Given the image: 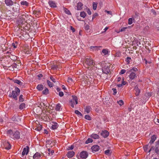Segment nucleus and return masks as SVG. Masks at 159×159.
Returning a JSON list of instances; mask_svg holds the SVG:
<instances>
[{
  "mask_svg": "<svg viewBox=\"0 0 159 159\" xmlns=\"http://www.w3.org/2000/svg\"><path fill=\"white\" fill-rule=\"evenodd\" d=\"M95 65L94 61L91 58H85L84 63V65L85 68L89 69L90 67H92Z\"/></svg>",
  "mask_w": 159,
  "mask_h": 159,
  "instance_id": "f257e3e1",
  "label": "nucleus"
},
{
  "mask_svg": "<svg viewBox=\"0 0 159 159\" xmlns=\"http://www.w3.org/2000/svg\"><path fill=\"white\" fill-rule=\"evenodd\" d=\"M20 89L17 87H15V90H13L12 91L11 94H9V97L12 98L15 100H17V96L20 94Z\"/></svg>",
  "mask_w": 159,
  "mask_h": 159,
  "instance_id": "f03ea898",
  "label": "nucleus"
},
{
  "mask_svg": "<svg viewBox=\"0 0 159 159\" xmlns=\"http://www.w3.org/2000/svg\"><path fill=\"white\" fill-rule=\"evenodd\" d=\"M88 156V152L86 151H83L81 152L79 155H77L78 159H85Z\"/></svg>",
  "mask_w": 159,
  "mask_h": 159,
  "instance_id": "7ed1b4c3",
  "label": "nucleus"
},
{
  "mask_svg": "<svg viewBox=\"0 0 159 159\" xmlns=\"http://www.w3.org/2000/svg\"><path fill=\"white\" fill-rule=\"evenodd\" d=\"M102 72L103 73L107 74L109 73L110 71V67L109 66H105L102 68Z\"/></svg>",
  "mask_w": 159,
  "mask_h": 159,
  "instance_id": "20e7f679",
  "label": "nucleus"
},
{
  "mask_svg": "<svg viewBox=\"0 0 159 159\" xmlns=\"http://www.w3.org/2000/svg\"><path fill=\"white\" fill-rule=\"evenodd\" d=\"M154 151L155 153L157 154H159V139L156 142Z\"/></svg>",
  "mask_w": 159,
  "mask_h": 159,
  "instance_id": "39448f33",
  "label": "nucleus"
},
{
  "mask_svg": "<svg viewBox=\"0 0 159 159\" xmlns=\"http://www.w3.org/2000/svg\"><path fill=\"white\" fill-rule=\"evenodd\" d=\"M11 136V138L13 139H18L20 138V134L18 131H16L13 133V135Z\"/></svg>",
  "mask_w": 159,
  "mask_h": 159,
  "instance_id": "423d86ee",
  "label": "nucleus"
},
{
  "mask_svg": "<svg viewBox=\"0 0 159 159\" xmlns=\"http://www.w3.org/2000/svg\"><path fill=\"white\" fill-rule=\"evenodd\" d=\"M129 72L130 73V74L129 75V78L131 80H133L135 78H137V76L136 75V74L134 72H127V74L129 73Z\"/></svg>",
  "mask_w": 159,
  "mask_h": 159,
  "instance_id": "0eeeda50",
  "label": "nucleus"
},
{
  "mask_svg": "<svg viewBox=\"0 0 159 159\" xmlns=\"http://www.w3.org/2000/svg\"><path fill=\"white\" fill-rule=\"evenodd\" d=\"M29 151V147L28 146H26V148H25L23 150V151L22 152V155L24 156L25 154L27 155Z\"/></svg>",
  "mask_w": 159,
  "mask_h": 159,
  "instance_id": "6e6552de",
  "label": "nucleus"
},
{
  "mask_svg": "<svg viewBox=\"0 0 159 159\" xmlns=\"http://www.w3.org/2000/svg\"><path fill=\"white\" fill-rule=\"evenodd\" d=\"M93 152H97L100 149V147L98 145H94L91 147Z\"/></svg>",
  "mask_w": 159,
  "mask_h": 159,
  "instance_id": "1a4fd4ad",
  "label": "nucleus"
},
{
  "mask_svg": "<svg viewBox=\"0 0 159 159\" xmlns=\"http://www.w3.org/2000/svg\"><path fill=\"white\" fill-rule=\"evenodd\" d=\"M43 155L41 154L38 152H36L33 156V158L34 159H39L40 158L41 156Z\"/></svg>",
  "mask_w": 159,
  "mask_h": 159,
  "instance_id": "9d476101",
  "label": "nucleus"
},
{
  "mask_svg": "<svg viewBox=\"0 0 159 159\" xmlns=\"http://www.w3.org/2000/svg\"><path fill=\"white\" fill-rule=\"evenodd\" d=\"M101 135L103 137L106 138L108 136L109 133L107 130L102 131L101 133Z\"/></svg>",
  "mask_w": 159,
  "mask_h": 159,
  "instance_id": "9b49d317",
  "label": "nucleus"
},
{
  "mask_svg": "<svg viewBox=\"0 0 159 159\" xmlns=\"http://www.w3.org/2000/svg\"><path fill=\"white\" fill-rule=\"evenodd\" d=\"M157 136L156 135H152L151 138V140L150 141L149 143L151 144H153L155 140H156L157 139Z\"/></svg>",
  "mask_w": 159,
  "mask_h": 159,
  "instance_id": "f8f14e48",
  "label": "nucleus"
},
{
  "mask_svg": "<svg viewBox=\"0 0 159 159\" xmlns=\"http://www.w3.org/2000/svg\"><path fill=\"white\" fill-rule=\"evenodd\" d=\"M75 155V152L73 151L68 152L66 154V156L69 158L72 157Z\"/></svg>",
  "mask_w": 159,
  "mask_h": 159,
  "instance_id": "ddd939ff",
  "label": "nucleus"
},
{
  "mask_svg": "<svg viewBox=\"0 0 159 159\" xmlns=\"http://www.w3.org/2000/svg\"><path fill=\"white\" fill-rule=\"evenodd\" d=\"M5 2L7 6H12L13 3V1L11 0H5Z\"/></svg>",
  "mask_w": 159,
  "mask_h": 159,
  "instance_id": "4468645a",
  "label": "nucleus"
},
{
  "mask_svg": "<svg viewBox=\"0 0 159 159\" xmlns=\"http://www.w3.org/2000/svg\"><path fill=\"white\" fill-rule=\"evenodd\" d=\"M134 89L136 91L135 94L136 96H138V95H139L140 93V90L138 88V87L137 85H136V86L135 87Z\"/></svg>",
  "mask_w": 159,
  "mask_h": 159,
  "instance_id": "2eb2a0df",
  "label": "nucleus"
},
{
  "mask_svg": "<svg viewBox=\"0 0 159 159\" xmlns=\"http://www.w3.org/2000/svg\"><path fill=\"white\" fill-rule=\"evenodd\" d=\"M83 4L81 2H78L77 4V9L78 10H81L83 8Z\"/></svg>",
  "mask_w": 159,
  "mask_h": 159,
  "instance_id": "dca6fc26",
  "label": "nucleus"
},
{
  "mask_svg": "<svg viewBox=\"0 0 159 159\" xmlns=\"http://www.w3.org/2000/svg\"><path fill=\"white\" fill-rule=\"evenodd\" d=\"M48 3L49 5L51 7L54 8L57 7L55 3L52 1H49Z\"/></svg>",
  "mask_w": 159,
  "mask_h": 159,
  "instance_id": "f3484780",
  "label": "nucleus"
},
{
  "mask_svg": "<svg viewBox=\"0 0 159 159\" xmlns=\"http://www.w3.org/2000/svg\"><path fill=\"white\" fill-rule=\"evenodd\" d=\"M53 124L52 125V128L53 129H57L58 127V124L55 122H52Z\"/></svg>",
  "mask_w": 159,
  "mask_h": 159,
  "instance_id": "a211bd4d",
  "label": "nucleus"
},
{
  "mask_svg": "<svg viewBox=\"0 0 159 159\" xmlns=\"http://www.w3.org/2000/svg\"><path fill=\"white\" fill-rule=\"evenodd\" d=\"M92 110V108L90 106H86L84 109L85 112H86L87 113H89Z\"/></svg>",
  "mask_w": 159,
  "mask_h": 159,
  "instance_id": "6ab92c4d",
  "label": "nucleus"
},
{
  "mask_svg": "<svg viewBox=\"0 0 159 159\" xmlns=\"http://www.w3.org/2000/svg\"><path fill=\"white\" fill-rule=\"evenodd\" d=\"M12 9L14 12H18L19 11L20 7L18 6H15L13 7Z\"/></svg>",
  "mask_w": 159,
  "mask_h": 159,
  "instance_id": "aec40b11",
  "label": "nucleus"
},
{
  "mask_svg": "<svg viewBox=\"0 0 159 159\" xmlns=\"http://www.w3.org/2000/svg\"><path fill=\"white\" fill-rule=\"evenodd\" d=\"M90 137L94 139H98L99 138V135L97 134H93L90 136Z\"/></svg>",
  "mask_w": 159,
  "mask_h": 159,
  "instance_id": "412c9836",
  "label": "nucleus"
},
{
  "mask_svg": "<svg viewBox=\"0 0 159 159\" xmlns=\"http://www.w3.org/2000/svg\"><path fill=\"white\" fill-rule=\"evenodd\" d=\"M37 89L39 91H42L43 88V86L42 84H39L36 87Z\"/></svg>",
  "mask_w": 159,
  "mask_h": 159,
  "instance_id": "4be33fe9",
  "label": "nucleus"
},
{
  "mask_svg": "<svg viewBox=\"0 0 159 159\" xmlns=\"http://www.w3.org/2000/svg\"><path fill=\"white\" fill-rule=\"evenodd\" d=\"M4 147H5V148L7 150H9L11 148V145L8 142H6L5 143Z\"/></svg>",
  "mask_w": 159,
  "mask_h": 159,
  "instance_id": "5701e85b",
  "label": "nucleus"
},
{
  "mask_svg": "<svg viewBox=\"0 0 159 159\" xmlns=\"http://www.w3.org/2000/svg\"><path fill=\"white\" fill-rule=\"evenodd\" d=\"M7 56L14 61H16L17 59V57L16 56L13 55L11 54V55H9Z\"/></svg>",
  "mask_w": 159,
  "mask_h": 159,
  "instance_id": "b1692460",
  "label": "nucleus"
},
{
  "mask_svg": "<svg viewBox=\"0 0 159 159\" xmlns=\"http://www.w3.org/2000/svg\"><path fill=\"white\" fill-rule=\"evenodd\" d=\"M33 14L35 15L37 17H39V16L41 14V12L40 11H33Z\"/></svg>",
  "mask_w": 159,
  "mask_h": 159,
  "instance_id": "393cba45",
  "label": "nucleus"
},
{
  "mask_svg": "<svg viewBox=\"0 0 159 159\" xmlns=\"http://www.w3.org/2000/svg\"><path fill=\"white\" fill-rule=\"evenodd\" d=\"M13 81L15 83L17 84L20 85H22L23 84V83H22L20 80H13Z\"/></svg>",
  "mask_w": 159,
  "mask_h": 159,
  "instance_id": "a878e982",
  "label": "nucleus"
},
{
  "mask_svg": "<svg viewBox=\"0 0 159 159\" xmlns=\"http://www.w3.org/2000/svg\"><path fill=\"white\" fill-rule=\"evenodd\" d=\"M20 4L22 5L25 6L27 7L28 6L29 3L26 1H23L20 2Z\"/></svg>",
  "mask_w": 159,
  "mask_h": 159,
  "instance_id": "bb28decb",
  "label": "nucleus"
},
{
  "mask_svg": "<svg viewBox=\"0 0 159 159\" xmlns=\"http://www.w3.org/2000/svg\"><path fill=\"white\" fill-rule=\"evenodd\" d=\"M72 98L73 99V101H75V104H78V98L75 95H72Z\"/></svg>",
  "mask_w": 159,
  "mask_h": 159,
  "instance_id": "cd10ccee",
  "label": "nucleus"
},
{
  "mask_svg": "<svg viewBox=\"0 0 159 159\" xmlns=\"http://www.w3.org/2000/svg\"><path fill=\"white\" fill-rule=\"evenodd\" d=\"M13 133L12 131L11 130H9L7 132V134L11 138V135H13Z\"/></svg>",
  "mask_w": 159,
  "mask_h": 159,
  "instance_id": "c85d7f7f",
  "label": "nucleus"
},
{
  "mask_svg": "<svg viewBox=\"0 0 159 159\" xmlns=\"http://www.w3.org/2000/svg\"><path fill=\"white\" fill-rule=\"evenodd\" d=\"M48 151L49 152L48 154L50 155V156L52 155L54 152V150H52L51 151L50 148H48Z\"/></svg>",
  "mask_w": 159,
  "mask_h": 159,
  "instance_id": "c756f323",
  "label": "nucleus"
},
{
  "mask_svg": "<svg viewBox=\"0 0 159 159\" xmlns=\"http://www.w3.org/2000/svg\"><path fill=\"white\" fill-rule=\"evenodd\" d=\"M47 83L48 85V86L50 87H52L53 86V84L50 81L48 80H47Z\"/></svg>",
  "mask_w": 159,
  "mask_h": 159,
  "instance_id": "7c9ffc66",
  "label": "nucleus"
},
{
  "mask_svg": "<svg viewBox=\"0 0 159 159\" xmlns=\"http://www.w3.org/2000/svg\"><path fill=\"white\" fill-rule=\"evenodd\" d=\"M101 47H102L101 46H91L90 48V49H93L94 50H98L99 48H101Z\"/></svg>",
  "mask_w": 159,
  "mask_h": 159,
  "instance_id": "2f4dec72",
  "label": "nucleus"
},
{
  "mask_svg": "<svg viewBox=\"0 0 159 159\" xmlns=\"http://www.w3.org/2000/svg\"><path fill=\"white\" fill-rule=\"evenodd\" d=\"M25 103H22L20 105L19 108L21 110L23 109L25 107Z\"/></svg>",
  "mask_w": 159,
  "mask_h": 159,
  "instance_id": "473e14b6",
  "label": "nucleus"
},
{
  "mask_svg": "<svg viewBox=\"0 0 159 159\" xmlns=\"http://www.w3.org/2000/svg\"><path fill=\"white\" fill-rule=\"evenodd\" d=\"M138 70L136 68L133 67L132 69L129 70V72H136Z\"/></svg>",
  "mask_w": 159,
  "mask_h": 159,
  "instance_id": "72a5a7b5",
  "label": "nucleus"
},
{
  "mask_svg": "<svg viewBox=\"0 0 159 159\" xmlns=\"http://www.w3.org/2000/svg\"><path fill=\"white\" fill-rule=\"evenodd\" d=\"M93 140L91 138H88L85 141V143L87 144L90 143H92L93 142Z\"/></svg>",
  "mask_w": 159,
  "mask_h": 159,
  "instance_id": "f704fd0d",
  "label": "nucleus"
},
{
  "mask_svg": "<svg viewBox=\"0 0 159 159\" xmlns=\"http://www.w3.org/2000/svg\"><path fill=\"white\" fill-rule=\"evenodd\" d=\"M64 10L65 11V12L68 15H71V13L70 11L68 9H67L64 8Z\"/></svg>",
  "mask_w": 159,
  "mask_h": 159,
  "instance_id": "c9c22d12",
  "label": "nucleus"
},
{
  "mask_svg": "<svg viewBox=\"0 0 159 159\" xmlns=\"http://www.w3.org/2000/svg\"><path fill=\"white\" fill-rule=\"evenodd\" d=\"M86 15V14L84 11H82L80 14V16L83 18H84L85 17Z\"/></svg>",
  "mask_w": 159,
  "mask_h": 159,
  "instance_id": "e433bc0d",
  "label": "nucleus"
},
{
  "mask_svg": "<svg viewBox=\"0 0 159 159\" xmlns=\"http://www.w3.org/2000/svg\"><path fill=\"white\" fill-rule=\"evenodd\" d=\"M67 80V81L69 83L71 84L74 83V81L72 78L68 77Z\"/></svg>",
  "mask_w": 159,
  "mask_h": 159,
  "instance_id": "4c0bfd02",
  "label": "nucleus"
},
{
  "mask_svg": "<svg viewBox=\"0 0 159 159\" xmlns=\"http://www.w3.org/2000/svg\"><path fill=\"white\" fill-rule=\"evenodd\" d=\"M61 107V105L59 103L57 104L56 106V110L57 111H59Z\"/></svg>",
  "mask_w": 159,
  "mask_h": 159,
  "instance_id": "58836bf2",
  "label": "nucleus"
},
{
  "mask_svg": "<svg viewBox=\"0 0 159 159\" xmlns=\"http://www.w3.org/2000/svg\"><path fill=\"white\" fill-rule=\"evenodd\" d=\"M48 89L46 88L43 91V93L44 94H47L48 93Z\"/></svg>",
  "mask_w": 159,
  "mask_h": 159,
  "instance_id": "ea45409f",
  "label": "nucleus"
},
{
  "mask_svg": "<svg viewBox=\"0 0 159 159\" xmlns=\"http://www.w3.org/2000/svg\"><path fill=\"white\" fill-rule=\"evenodd\" d=\"M134 20V18H129L128 19V24L129 25H131L133 23V21Z\"/></svg>",
  "mask_w": 159,
  "mask_h": 159,
  "instance_id": "a19ab883",
  "label": "nucleus"
},
{
  "mask_svg": "<svg viewBox=\"0 0 159 159\" xmlns=\"http://www.w3.org/2000/svg\"><path fill=\"white\" fill-rule=\"evenodd\" d=\"M75 113L78 116H83L82 114L79 111L77 110H76L75 111Z\"/></svg>",
  "mask_w": 159,
  "mask_h": 159,
  "instance_id": "79ce46f5",
  "label": "nucleus"
},
{
  "mask_svg": "<svg viewBox=\"0 0 159 159\" xmlns=\"http://www.w3.org/2000/svg\"><path fill=\"white\" fill-rule=\"evenodd\" d=\"M84 118L88 120H91V116L88 115H86L84 116Z\"/></svg>",
  "mask_w": 159,
  "mask_h": 159,
  "instance_id": "37998d69",
  "label": "nucleus"
},
{
  "mask_svg": "<svg viewBox=\"0 0 159 159\" xmlns=\"http://www.w3.org/2000/svg\"><path fill=\"white\" fill-rule=\"evenodd\" d=\"M97 3L93 2V9L95 10L96 9L97 7Z\"/></svg>",
  "mask_w": 159,
  "mask_h": 159,
  "instance_id": "c03bdc74",
  "label": "nucleus"
},
{
  "mask_svg": "<svg viewBox=\"0 0 159 159\" xmlns=\"http://www.w3.org/2000/svg\"><path fill=\"white\" fill-rule=\"evenodd\" d=\"M131 60V58L129 57H127L126 58L125 61L127 62V64H128L130 63Z\"/></svg>",
  "mask_w": 159,
  "mask_h": 159,
  "instance_id": "a18cd8bd",
  "label": "nucleus"
},
{
  "mask_svg": "<svg viewBox=\"0 0 159 159\" xmlns=\"http://www.w3.org/2000/svg\"><path fill=\"white\" fill-rule=\"evenodd\" d=\"M148 145H149L148 144H147L146 145H145L143 147L144 151L146 152H148Z\"/></svg>",
  "mask_w": 159,
  "mask_h": 159,
  "instance_id": "49530a36",
  "label": "nucleus"
},
{
  "mask_svg": "<svg viewBox=\"0 0 159 159\" xmlns=\"http://www.w3.org/2000/svg\"><path fill=\"white\" fill-rule=\"evenodd\" d=\"M117 103L120 106H122L124 104V102L122 100H120L119 101H117Z\"/></svg>",
  "mask_w": 159,
  "mask_h": 159,
  "instance_id": "de8ad7c7",
  "label": "nucleus"
},
{
  "mask_svg": "<svg viewBox=\"0 0 159 159\" xmlns=\"http://www.w3.org/2000/svg\"><path fill=\"white\" fill-rule=\"evenodd\" d=\"M102 52L104 55H106L108 53L107 50L106 49H103Z\"/></svg>",
  "mask_w": 159,
  "mask_h": 159,
  "instance_id": "09e8293b",
  "label": "nucleus"
},
{
  "mask_svg": "<svg viewBox=\"0 0 159 159\" xmlns=\"http://www.w3.org/2000/svg\"><path fill=\"white\" fill-rule=\"evenodd\" d=\"M42 126L40 125H39V126H38V127L35 128V130H37L38 131H39L42 129Z\"/></svg>",
  "mask_w": 159,
  "mask_h": 159,
  "instance_id": "8fccbe9b",
  "label": "nucleus"
},
{
  "mask_svg": "<svg viewBox=\"0 0 159 159\" xmlns=\"http://www.w3.org/2000/svg\"><path fill=\"white\" fill-rule=\"evenodd\" d=\"M23 95L21 94L20 96L19 100L20 102H23L24 101V99L22 98Z\"/></svg>",
  "mask_w": 159,
  "mask_h": 159,
  "instance_id": "3c124183",
  "label": "nucleus"
},
{
  "mask_svg": "<svg viewBox=\"0 0 159 159\" xmlns=\"http://www.w3.org/2000/svg\"><path fill=\"white\" fill-rule=\"evenodd\" d=\"M11 119L13 121H17V116L14 115L12 117Z\"/></svg>",
  "mask_w": 159,
  "mask_h": 159,
  "instance_id": "603ef678",
  "label": "nucleus"
},
{
  "mask_svg": "<svg viewBox=\"0 0 159 159\" xmlns=\"http://www.w3.org/2000/svg\"><path fill=\"white\" fill-rule=\"evenodd\" d=\"M50 79L54 83L56 82L55 79L52 77V75L50 76Z\"/></svg>",
  "mask_w": 159,
  "mask_h": 159,
  "instance_id": "864d4df0",
  "label": "nucleus"
},
{
  "mask_svg": "<svg viewBox=\"0 0 159 159\" xmlns=\"http://www.w3.org/2000/svg\"><path fill=\"white\" fill-rule=\"evenodd\" d=\"M74 148V146L73 145H71L70 146H69L68 147V148H67V150H71L73 149V148Z\"/></svg>",
  "mask_w": 159,
  "mask_h": 159,
  "instance_id": "5fc2aeb1",
  "label": "nucleus"
},
{
  "mask_svg": "<svg viewBox=\"0 0 159 159\" xmlns=\"http://www.w3.org/2000/svg\"><path fill=\"white\" fill-rule=\"evenodd\" d=\"M105 153L107 155H109L110 154H111L110 150L109 149H108L105 151Z\"/></svg>",
  "mask_w": 159,
  "mask_h": 159,
  "instance_id": "6e6d98bb",
  "label": "nucleus"
},
{
  "mask_svg": "<svg viewBox=\"0 0 159 159\" xmlns=\"http://www.w3.org/2000/svg\"><path fill=\"white\" fill-rule=\"evenodd\" d=\"M46 143H47V145H50L52 143V141H51L50 140H48L47 141H46Z\"/></svg>",
  "mask_w": 159,
  "mask_h": 159,
  "instance_id": "4d7b16f0",
  "label": "nucleus"
},
{
  "mask_svg": "<svg viewBox=\"0 0 159 159\" xmlns=\"http://www.w3.org/2000/svg\"><path fill=\"white\" fill-rule=\"evenodd\" d=\"M58 67V66L57 65H53L52 66V68L53 70H56V69H57Z\"/></svg>",
  "mask_w": 159,
  "mask_h": 159,
  "instance_id": "13d9d810",
  "label": "nucleus"
},
{
  "mask_svg": "<svg viewBox=\"0 0 159 159\" xmlns=\"http://www.w3.org/2000/svg\"><path fill=\"white\" fill-rule=\"evenodd\" d=\"M84 29L86 30H89V26L88 25H86L85 26Z\"/></svg>",
  "mask_w": 159,
  "mask_h": 159,
  "instance_id": "bf43d9fd",
  "label": "nucleus"
},
{
  "mask_svg": "<svg viewBox=\"0 0 159 159\" xmlns=\"http://www.w3.org/2000/svg\"><path fill=\"white\" fill-rule=\"evenodd\" d=\"M126 72V70L125 69H122L121 70L120 72V74H123Z\"/></svg>",
  "mask_w": 159,
  "mask_h": 159,
  "instance_id": "052dcab7",
  "label": "nucleus"
},
{
  "mask_svg": "<svg viewBox=\"0 0 159 159\" xmlns=\"http://www.w3.org/2000/svg\"><path fill=\"white\" fill-rule=\"evenodd\" d=\"M59 95L61 97H62L64 95L63 92L61 91L59 92Z\"/></svg>",
  "mask_w": 159,
  "mask_h": 159,
  "instance_id": "680f3d73",
  "label": "nucleus"
},
{
  "mask_svg": "<svg viewBox=\"0 0 159 159\" xmlns=\"http://www.w3.org/2000/svg\"><path fill=\"white\" fill-rule=\"evenodd\" d=\"M127 27H123L120 30V31L121 32L124 31H125V30L127 29Z\"/></svg>",
  "mask_w": 159,
  "mask_h": 159,
  "instance_id": "e2e57ef3",
  "label": "nucleus"
},
{
  "mask_svg": "<svg viewBox=\"0 0 159 159\" xmlns=\"http://www.w3.org/2000/svg\"><path fill=\"white\" fill-rule=\"evenodd\" d=\"M126 83V81H124V78H123L122 80V85H125Z\"/></svg>",
  "mask_w": 159,
  "mask_h": 159,
  "instance_id": "0e129e2a",
  "label": "nucleus"
},
{
  "mask_svg": "<svg viewBox=\"0 0 159 159\" xmlns=\"http://www.w3.org/2000/svg\"><path fill=\"white\" fill-rule=\"evenodd\" d=\"M129 82L130 84L132 86L134 85L135 84L134 82L132 80L129 81Z\"/></svg>",
  "mask_w": 159,
  "mask_h": 159,
  "instance_id": "69168bd1",
  "label": "nucleus"
},
{
  "mask_svg": "<svg viewBox=\"0 0 159 159\" xmlns=\"http://www.w3.org/2000/svg\"><path fill=\"white\" fill-rule=\"evenodd\" d=\"M112 90L113 91L114 94L115 95L117 93V90L115 88H113Z\"/></svg>",
  "mask_w": 159,
  "mask_h": 159,
  "instance_id": "338daca9",
  "label": "nucleus"
},
{
  "mask_svg": "<svg viewBox=\"0 0 159 159\" xmlns=\"http://www.w3.org/2000/svg\"><path fill=\"white\" fill-rule=\"evenodd\" d=\"M70 30L72 31L73 32H75V29L73 28L72 26H70Z\"/></svg>",
  "mask_w": 159,
  "mask_h": 159,
  "instance_id": "774afa93",
  "label": "nucleus"
}]
</instances>
